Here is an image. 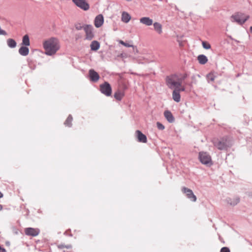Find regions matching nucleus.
Wrapping results in <instances>:
<instances>
[{"label":"nucleus","instance_id":"obj_1","mask_svg":"<svg viewBox=\"0 0 252 252\" xmlns=\"http://www.w3.org/2000/svg\"><path fill=\"white\" fill-rule=\"evenodd\" d=\"M43 47L45 54L49 56L54 55L60 48L58 40L54 37L45 41L43 43Z\"/></svg>","mask_w":252,"mask_h":252},{"label":"nucleus","instance_id":"obj_2","mask_svg":"<svg viewBox=\"0 0 252 252\" xmlns=\"http://www.w3.org/2000/svg\"><path fill=\"white\" fill-rule=\"evenodd\" d=\"M212 141L214 147L220 151L227 150L232 145L231 140L228 136L214 138Z\"/></svg>","mask_w":252,"mask_h":252},{"label":"nucleus","instance_id":"obj_3","mask_svg":"<svg viewBox=\"0 0 252 252\" xmlns=\"http://www.w3.org/2000/svg\"><path fill=\"white\" fill-rule=\"evenodd\" d=\"M189 75L187 72L184 73L178 72L167 76L165 80V82H170L171 80H174L175 82L179 81L180 83H183Z\"/></svg>","mask_w":252,"mask_h":252},{"label":"nucleus","instance_id":"obj_4","mask_svg":"<svg viewBox=\"0 0 252 252\" xmlns=\"http://www.w3.org/2000/svg\"><path fill=\"white\" fill-rule=\"evenodd\" d=\"M198 158L201 163L204 165L210 166L212 164L211 157L206 152H199Z\"/></svg>","mask_w":252,"mask_h":252},{"label":"nucleus","instance_id":"obj_5","mask_svg":"<svg viewBox=\"0 0 252 252\" xmlns=\"http://www.w3.org/2000/svg\"><path fill=\"white\" fill-rule=\"evenodd\" d=\"M182 83L179 81L175 82L174 80H171L170 82H165V84L169 89H175L180 93L185 91V87L182 85Z\"/></svg>","mask_w":252,"mask_h":252},{"label":"nucleus","instance_id":"obj_6","mask_svg":"<svg viewBox=\"0 0 252 252\" xmlns=\"http://www.w3.org/2000/svg\"><path fill=\"white\" fill-rule=\"evenodd\" d=\"M249 16H245L242 13H238L231 16V21L233 22H236L239 25H243L249 19Z\"/></svg>","mask_w":252,"mask_h":252},{"label":"nucleus","instance_id":"obj_7","mask_svg":"<svg viewBox=\"0 0 252 252\" xmlns=\"http://www.w3.org/2000/svg\"><path fill=\"white\" fill-rule=\"evenodd\" d=\"M100 91L107 96H109L112 94V88L109 83L105 82L100 85Z\"/></svg>","mask_w":252,"mask_h":252},{"label":"nucleus","instance_id":"obj_8","mask_svg":"<svg viewBox=\"0 0 252 252\" xmlns=\"http://www.w3.org/2000/svg\"><path fill=\"white\" fill-rule=\"evenodd\" d=\"M74 4L84 11H87L90 9V4L86 0H72Z\"/></svg>","mask_w":252,"mask_h":252},{"label":"nucleus","instance_id":"obj_9","mask_svg":"<svg viewBox=\"0 0 252 252\" xmlns=\"http://www.w3.org/2000/svg\"><path fill=\"white\" fill-rule=\"evenodd\" d=\"M84 30L86 33V39L89 40H92L94 37L93 26L91 25H86L84 27Z\"/></svg>","mask_w":252,"mask_h":252},{"label":"nucleus","instance_id":"obj_10","mask_svg":"<svg viewBox=\"0 0 252 252\" xmlns=\"http://www.w3.org/2000/svg\"><path fill=\"white\" fill-rule=\"evenodd\" d=\"M182 191L184 193L186 194L187 197L191 201L195 202L197 198L194 194L192 190L186 187H183L182 189Z\"/></svg>","mask_w":252,"mask_h":252},{"label":"nucleus","instance_id":"obj_11","mask_svg":"<svg viewBox=\"0 0 252 252\" xmlns=\"http://www.w3.org/2000/svg\"><path fill=\"white\" fill-rule=\"evenodd\" d=\"M26 235L32 237H35L40 233V229L37 228L28 227L24 229Z\"/></svg>","mask_w":252,"mask_h":252},{"label":"nucleus","instance_id":"obj_12","mask_svg":"<svg viewBox=\"0 0 252 252\" xmlns=\"http://www.w3.org/2000/svg\"><path fill=\"white\" fill-rule=\"evenodd\" d=\"M89 72L91 81L96 82L99 80L100 77L97 72L94 71V69H91L89 70Z\"/></svg>","mask_w":252,"mask_h":252},{"label":"nucleus","instance_id":"obj_13","mask_svg":"<svg viewBox=\"0 0 252 252\" xmlns=\"http://www.w3.org/2000/svg\"><path fill=\"white\" fill-rule=\"evenodd\" d=\"M103 22L104 18L102 14H99L95 17L94 21L95 27H100L103 25Z\"/></svg>","mask_w":252,"mask_h":252},{"label":"nucleus","instance_id":"obj_14","mask_svg":"<svg viewBox=\"0 0 252 252\" xmlns=\"http://www.w3.org/2000/svg\"><path fill=\"white\" fill-rule=\"evenodd\" d=\"M135 133L138 142L144 143L147 142V139L146 136L142 133L141 131L137 130Z\"/></svg>","mask_w":252,"mask_h":252},{"label":"nucleus","instance_id":"obj_15","mask_svg":"<svg viewBox=\"0 0 252 252\" xmlns=\"http://www.w3.org/2000/svg\"><path fill=\"white\" fill-rule=\"evenodd\" d=\"M164 116L169 123H172L175 121L174 117L170 111L168 110L165 111Z\"/></svg>","mask_w":252,"mask_h":252},{"label":"nucleus","instance_id":"obj_16","mask_svg":"<svg viewBox=\"0 0 252 252\" xmlns=\"http://www.w3.org/2000/svg\"><path fill=\"white\" fill-rule=\"evenodd\" d=\"M173 90L172 92V98L176 102H179L181 100V95L180 93L178 90L175 89H172Z\"/></svg>","mask_w":252,"mask_h":252},{"label":"nucleus","instance_id":"obj_17","mask_svg":"<svg viewBox=\"0 0 252 252\" xmlns=\"http://www.w3.org/2000/svg\"><path fill=\"white\" fill-rule=\"evenodd\" d=\"M140 22L148 26H151L153 24V20L148 17H144L140 18Z\"/></svg>","mask_w":252,"mask_h":252},{"label":"nucleus","instance_id":"obj_18","mask_svg":"<svg viewBox=\"0 0 252 252\" xmlns=\"http://www.w3.org/2000/svg\"><path fill=\"white\" fill-rule=\"evenodd\" d=\"M226 202L231 206H235L237 205L240 202V198L238 197L234 198H227L226 199Z\"/></svg>","mask_w":252,"mask_h":252},{"label":"nucleus","instance_id":"obj_19","mask_svg":"<svg viewBox=\"0 0 252 252\" xmlns=\"http://www.w3.org/2000/svg\"><path fill=\"white\" fill-rule=\"evenodd\" d=\"M18 52L21 55L23 56H26L29 53V49L26 47V46H22L19 48Z\"/></svg>","mask_w":252,"mask_h":252},{"label":"nucleus","instance_id":"obj_20","mask_svg":"<svg viewBox=\"0 0 252 252\" xmlns=\"http://www.w3.org/2000/svg\"><path fill=\"white\" fill-rule=\"evenodd\" d=\"M153 24L155 31L158 34L162 32V25L158 22H155Z\"/></svg>","mask_w":252,"mask_h":252},{"label":"nucleus","instance_id":"obj_21","mask_svg":"<svg viewBox=\"0 0 252 252\" xmlns=\"http://www.w3.org/2000/svg\"><path fill=\"white\" fill-rule=\"evenodd\" d=\"M131 19L130 15L126 12H123L122 14V21L125 23H128Z\"/></svg>","mask_w":252,"mask_h":252},{"label":"nucleus","instance_id":"obj_22","mask_svg":"<svg viewBox=\"0 0 252 252\" xmlns=\"http://www.w3.org/2000/svg\"><path fill=\"white\" fill-rule=\"evenodd\" d=\"M91 49L92 51H97L100 47L99 43L96 40H94L92 42L90 45Z\"/></svg>","mask_w":252,"mask_h":252},{"label":"nucleus","instance_id":"obj_23","mask_svg":"<svg viewBox=\"0 0 252 252\" xmlns=\"http://www.w3.org/2000/svg\"><path fill=\"white\" fill-rule=\"evenodd\" d=\"M199 63L201 64H205L207 61L208 59L207 57L204 55H200L197 57Z\"/></svg>","mask_w":252,"mask_h":252},{"label":"nucleus","instance_id":"obj_24","mask_svg":"<svg viewBox=\"0 0 252 252\" xmlns=\"http://www.w3.org/2000/svg\"><path fill=\"white\" fill-rule=\"evenodd\" d=\"M22 44L26 46L30 45V39L28 35L26 34L23 36Z\"/></svg>","mask_w":252,"mask_h":252},{"label":"nucleus","instance_id":"obj_25","mask_svg":"<svg viewBox=\"0 0 252 252\" xmlns=\"http://www.w3.org/2000/svg\"><path fill=\"white\" fill-rule=\"evenodd\" d=\"M73 120V118L71 115H69L66 120L64 123V125L65 126L71 127L72 126V121Z\"/></svg>","mask_w":252,"mask_h":252},{"label":"nucleus","instance_id":"obj_26","mask_svg":"<svg viewBox=\"0 0 252 252\" xmlns=\"http://www.w3.org/2000/svg\"><path fill=\"white\" fill-rule=\"evenodd\" d=\"M7 44L8 46L11 48H15L17 44L16 42L11 38H9L7 40Z\"/></svg>","mask_w":252,"mask_h":252},{"label":"nucleus","instance_id":"obj_27","mask_svg":"<svg viewBox=\"0 0 252 252\" xmlns=\"http://www.w3.org/2000/svg\"><path fill=\"white\" fill-rule=\"evenodd\" d=\"M124 96V94L122 92L120 91H118L116 92L114 94V97L118 100H121L123 97Z\"/></svg>","mask_w":252,"mask_h":252},{"label":"nucleus","instance_id":"obj_28","mask_svg":"<svg viewBox=\"0 0 252 252\" xmlns=\"http://www.w3.org/2000/svg\"><path fill=\"white\" fill-rule=\"evenodd\" d=\"M207 78L209 83L213 82L215 80V76L213 74L210 73L207 75Z\"/></svg>","mask_w":252,"mask_h":252},{"label":"nucleus","instance_id":"obj_29","mask_svg":"<svg viewBox=\"0 0 252 252\" xmlns=\"http://www.w3.org/2000/svg\"><path fill=\"white\" fill-rule=\"evenodd\" d=\"M203 47L205 49H209L211 48V45L207 42L203 41L202 43Z\"/></svg>","mask_w":252,"mask_h":252},{"label":"nucleus","instance_id":"obj_30","mask_svg":"<svg viewBox=\"0 0 252 252\" xmlns=\"http://www.w3.org/2000/svg\"><path fill=\"white\" fill-rule=\"evenodd\" d=\"M157 127L159 130H163L165 128L164 126L160 122L157 123Z\"/></svg>","mask_w":252,"mask_h":252},{"label":"nucleus","instance_id":"obj_31","mask_svg":"<svg viewBox=\"0 0 252 252\" xmlns=\"http://www.w3.org/2000/svg\"><path fill=\"white\" fill-rule=\"evenodd\" d=\"M75 29L77 30H81L84 28V27L82 26L81 24L80 23H78L75 25Z\"/></svg>","mask_w":252,"mask_h":252},{"label":"nucleus","instance_id":"obj_32","mask_svg":"<svg viewBox=\"0 0 252 252\" xmlns=\"http://www.w3.org/2000/svg\"><path fill=\"white\" fill-rule=\"evenodd\" d=\"M220 252H230V251L228 248L223 247L220 249Z\"/></svg>","mask_w":252,"mask_h":252},{"label":"nucleus","instance_id":"obj_33","mask_svg":"<svg viewBox=\"0 0 252 252\" xmlns=\"http://www.w3.org/2000/svg\"><path fill=\"white\" fill-rule=\"evenodd\" d=\"M120 43L123 45L124 46H126V47H131L132 46V45L129 44L128 43H126V42H125L124 41H122V40H121L120 41Z\"/></svg>","mask_w":252,"mask_h":252},{"label":"nucleus","instance_id":"obj_34","mask_svg":"<svg viewBox=\"0 0 252 252\" xmlns=\"http://www.w3.org/2000/svg\"><path fill=\"white\" fill-rule=\"evenodd\" d=\"M29 66L30 68H31L32 70L34 69L35 68V65H32V63H29Z\"/></svg>","mask_w":252,"mask_h":252},{"label":"nucleus","instance_id":"obj_35","mask_svg":"<svg viewBox=\"0 0 252 252\" xmlns=\"http://www.w3.org/2000/svg\"><path fill=\"white\" fill-rule=\"evenodd\" d=\"M0 252H6V251L5 250V249L1 248L0 246Z\"/></svg>","mask_w":252,"mask_h":252},{"label":"nucleus","instance_id":"obj_36","mask_svg":"<svg viewBox=\"0 0 252 252\" xmlns=\"http://www.w3.org/2000/svg\"><path fill=\"white\" fill-rule=\"evenodd\" d=\"M3 194L0 191V198L2 197Z\"/></svg>","mask_w":252,"mask_h":252},{"label":"nucleus","instance_id":"obj_37","mask_svg":"<svg viewBox=\"0 0 252 252\" xmlns=\"http://www.w3.org/2000/svg\"><path fill=\"white\" fill-rule=\"evenodd\" d=\"M2 209V206L0 204V211Z\"/></svg>","mask_w":252,"mask_h":252},{"label":"nucleus","instance_id":"obj_38","mask_svg":"<svg viewBox=\"0 0 252 252\" xmlns=\"http://www.w3.org/2000/svg\"><path fill=\"white\" fill-rule=\"evenodd\" d=\"M250 31L252 32V26L250 27Z\"/></svg>","mask_w":252,"mask_h":252}]
</instances>
